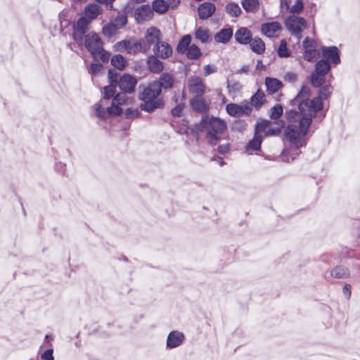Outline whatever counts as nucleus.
I'll return each instance as SVG.
<instances>
[{"mask_svg": "<svg viewBox=\"0 0 360 360\" xmlns=\"http://www.w3.org/2000/svg\"><path fill=\"white\" fill-rule=\"evenodd\" d=\"M309 96L310 89L302 86L295 99L299 103L298 110H291L285 113L288 125L285 129V139L296 149V153L289 158L290 151L284 150L283 155L285 161L290 162L298 155L297 150L305 145V136L311 124L312 118L316 116L317 112L323 107L319 98L310 99Z\"/></svg>", "mask_w": 360, "mask_h": 360, "instance_id": "1", "label": "nucleus"}, {"mask_svg": "<svg viewBox=\"0 0 360 360\" xmlns=\"http://www.w3.org/2000/svg\"><path fill=\"white\" fill-rule=\"evenodd\" d=\"M139 98L143 101L140 105L141 110L146 112H151L155 109L162 108L164 102L162 98H158L161 94V89L156 82H151L147 86H139Z\"/></svg>", "mask_w": 360, "mask_h": 360, "instance_id": "2", "label": "nucleus"}, {"mask_svg": "<svg viewBox=\"0 0 360 360\" xmlns=\"http://www.w3.org/2000/svg\"><path fill=\"white\" fill-rule=\"evenodd\" d=\"M202 131L205 132L208 142L215 145L226 129L225 122L218 117H203L200 122Z\"/></svg>", "mask_w": 360, "mask_h": 360, "instance_id": "3", "label": "nucleus"}, {"mask_svg": "<svg viewBox=\"0 0 360 360\" xmlns=\"http://www.w3.org/2000/svg\"><path fill=\"white\" fill-rule=\"evenodd\" d=\"M85 46L96 60L105 62L108 60L109 54L103 49V42L95 32H90L85 37Z\"/></svg>", "mask_w": 360, "mask_h": 360, "instance_id": "4", "label": "nucleus"}, {"mask_svg": "<svg viewBox=\"0 0 360 360\" xmlns=\"http://www.w3.org/2000/svg\"><path fill=\"white\" fill-rule=\"evenodd\" d=\"M161 32L155 27H150L146 31L143 38L136 44V49L139 48L141 52H146L152 44H156L160 41Z\"/></svg>", "mask_w": 360, "mask_h": 360, "instance_id": "5", "label": "nucleus"}, {"mask_svg": "<svg viewBox=\"0 0 360 360\" xmlns=\"http://www.w3.org/2000/svg\"><path fill=\"white\" fill-rule=\"evenodd\" d=\"M284 127V122L279 120L275 122L266 120L258 122L255 127L257 134L263 136H275L280 134Z\"/></svg>", "mask_w": 360, "mask_h": 360, "instance_id": "6", "label": "nucleus"}, {"mask_svg": "<svg viewBox=\"0 0 360 360\" xmlns=\"http://www.w3.org/2000/svg\"><path fill=\"white\" fill-rule=\"evenodd\" d=\"M134 103V99L133 96H129L125 92L117 94L112 101V105H115L120 110V115L124 111V110L122 108V106L127 107V108L124 110V113L127 117L131 115L134 112V109L130 107L131 105H133Z\"/></svg>", "mask_w": 360, "mask_h": 360, "instance_id": "7", "label": "nucleus"}, {"mask_svg": "<svg viewBox=\"0 0 360 360\" xmlns=\"http://www.w3.org/2000/svg\"><path fill=\"white\" fill-rule=\"evenodd\" d=\"M306 21L303 18L292 15L288 18L285 20V26L287 29L296 36L297 38L301 37V33L306 27Z\"/></svg>", "mask_w": 360, "mask_h": 360, "instance_id": "8", "label": "nucleus"}, {"mask_svg": "<svg viewBox=\"0 0 360 360\" xmlns=\"http://www.w3.org/2000/svg\"><path fill=\"white\" fill-rule=\"evenodd\" d=\"M186 89L193 96H202L205 93L206 86L202 78L192 76L188 79Z\"/></svg>", "mask_w": 360, "mask_h": 360, "instance_id": "9", "label": "nucleus"}, {"mask_svg": "<svg viewBox=\"0 0 360 360\" xmlns=\"http://www.w3.org/2000/svg\"><path fill=\"white\" fill-rule=\"evenodd\" d=\"M93 109L95 115L98 117L103 120L120 115V110L115 105H112V104L106 108H104L103 101H101L100 102L94 104Z\"/></svg>", "mask_w": 360, "mask_h": 360, "instance_id": "10", "label": "nucleus"}, {"mask_svg": "<svg viewBox=\"0 0 360 360\" xmlns=\"http://www.w3.org/2000/svg\"><path fill=\"white\" fill-rule=\"evenodd\" d=\"M303 57L306 60L313 62L319 58L320 52L314 40L306 38L303 41Z\"/></svg>", "mask_w": 360, "mask_h": 360, "instance_id": "11", "label": "nucleus"}, {"mask_svg": "<svg viewBox=\"0 0 360 360\" xmlns=\"http://www.w3.org/2000/svg\"><path fill=\"white\" fill-rule=\"evenodd\" d=\"M91 22L89 19L82 16L78 19L74 25L73 37L78 44L82 42L83 34L89 30Z\"/></svg>", "mask_w": 360, "mask_h": 360, "instance_id": "12", "label": "nucleus"}, {"mask_svg": "<svg viewBox=\"0 0 360 360\" xmlns=\"http://www.w3.org/2000/svg\"><path fill=\"white\" fill-rule=\"evenodd\" d=\"M226 110L229 115L238 117L244 115H249L251 108L248 103L242 105L229 103L226 105Z\"/></svg>", "mask_w": 360, "mask_h": 360, "instance_id": "13", "label": "nucleus"}, {"mask_svg": "<svg viewBox=\"0 0 360 360\" xmlns=\"http://www.w3.org/2000/svg\"><path fill=\"white\" fill-rule=\"evenodd\" d=\"M185 336L184 333L179 330L170 332L167 338L166 347L173 349L180 346L184 341Z\"/></svg>", "mask_w": 360, "mask_h": 360, "instance_id": "14", "label": "nucleus"}, {"mask_svg": "<svg viewBox=\"0 0 360 360\" xmlns=\"http://www.w3.org/2000/svg\"><path fill=\"white\" fill-rule=\"evenodd\" d=\"M153 53L157 57L167 59L172 56V49L167 43L160 41L154 46Z\"/></svg>", "mask_w": 360, "mask_h": 360, "instance_id": "15", "label": "nucleus"}, {"mask_svg": "<svg viewBox=\"0 0 360 360\" xmlns=\"http://www.w3.org/2000/svg\"><path fill=\"white\" fill-rule=\"evenodd\" d=\"M179 3L180 0H169L168 3L163 0H155L153 3V9L157 13H165L169 7L174 8Z\"/></svg>", "mask_w": 360, "mask_h": 360, "instance_id": "16", "label": "nucleus"}, {"mask_svg": "<svg viewBox=\"0 0 360 360\" xmlns=\"http://www.w3.org/2000/svg\"><path fill=\"white\" fill-rule=\"evenodd\" d=\"M262 33L268 37H278L281 31V26L278 22H266L262 25Z\"/></svg>", "mask_w": 360, "mask_h": 360, "instance_id": "17", "label": "nucleus"}, {"mask_svg": "<svg viewBox=\"0 0 360 360\" xmlns=\"http://www.w3.org/2000/svg\"><path fill=\"white\" fill-rule=\"evenodd\" d=\"M135 86V79L128 74H124L119 81V87L122 92L131 93Z\"/></svg>", "mask_w": 360, "mask_h": 360, "instance_id": "18", "label": "nucleus"}, {"mask_svg": "<svg viewBox=\"0 0 360 360\" xmlns=\"http://www.w3.org/2000/svg\"><path fill=\"white\" fill-rule=\"evenodd\" d=\"M153 16V11L149 5H143L136 8V22H141L150 20Z\"/></svg>", "mask_w": 360, "mask_h": 360, "instance_id": "19", "label": "nucleus"}, {"mask_svg": "<svg viewBox=\"0 0 360 360\" xmlns=\"http://www.w3.org/2000/svg\"><path fill=\"white\" fill-rule=\"evenodd\" d=\"M322 54L325 59L335 64H338L340 60L339 50L335 46L323 48Z\"/></svg>", "mask_w": 360, "mask_h": 360, "instance_id": "20", "label": "nucleus"}, {"mask_svg": "<svg viewBox=\"0 0 360 360\" xmlns=\"http://www.w3.org/2000/svg\"><path fill=\"white\" fill-rule=\"evenodd\" d=\"M156 56H150L147 58V66L148 70L155 74L160 73L164 69L163 63Z\"/></svg>", "mask_w": 360, "mask_h": 360, "instance_id": "21", "label": "nucleus"}, {"mask_svg": "<svg viewBox=\"0 0 360 360\" xmlns=\"http://www.w3.org/2000/svg\"><path fill=\"white\" fill-rule=\"evenodd\" d=\"M84 12L85 15L84 17H86L87 19H89L91 22L101 14L102 8L96 4H89L85 6Z\"/></svg>", "mask_w": 360, "mask_h": 360, "instance_id": "22", "label": "nucleus"}, {"mask_svg": "<svg viewBox=\"0 0 360 360\" xmlns=\"http://www.w3.org/2000/svg\"><path fill=\"white\" fill-rule=\"evenodd\" d=\"M153 82H156L161 90L162 89H169L172 87L174 78L172 74L164 72L160 75L159 80L154 81Z\"/></svg>", "mask_w": 360, "mask_h": 360, "instance_id": "23", "label": "nucleus"}, {"mask_svg": "<svg viewBox=\"0 0 360 360\" xmlns=\"http://www.w3.org/2000/svg\"><path fill=\"white\" fill-rule=\"evenodd\" d=\"M193 109L198 112H205L209 108V103L202 96H195L190 101Z\"/></svg>", "mask_w": 360, "mask_h": 360, "instance_id": "24", "label": "nucleus"}, {"mask_svg": "<svg viewBox=\"0 0 360 360\" xmlns=\"http://www.w3.org/2000/svg\"><path fill=\"white\" fill-rule=\"evenodd\" d=\"M215 6L212 3H203L198 7V16L200 19H207L215 11Z\"/></svg>", "mask_w": 360, "mask_h": 360, "instance_id": "25", "label": "nucleus"}, {"mask_svg": "<svg viewBox=\"0 0 360 360\" xmlns=\"http://www.w3.org/2000/svg\"><path fill=\"white\" fill-rule=\"evenodd\" d=\"M262 141V136L259 134H257V131L255 130L254 138L247 145L246 151L249 154H252L254 151L259 150L261 147Z\"/></svg>", "mask_w": 360, "mask_h": 360, "instance_id": "26", "label": "nucleus"}, {"mask_svg": "<svg viewBox=\"0 0 360 360\" xmlns=\"http://www.w3.org/2000/svg\"><path fill=\"white\" fill-rule=\"evenodd\" d=\"M266 90L269 94H274L280 90L282 86V82L276 78L266 77L265 79Z\"/></svg>", "mask_w": 360, "mask_h": 360, "instance_id": "27", "label": "nucleus"}, {"mask_svg": "<svg viewBox=\"0 0 360 360\" xmlns=\"http://www.w3.org/2000/svg\"><path fill=\"white\" fill-rule=\"evenodd\" d=\"M251 38L250 32L245 27H240L235 33V39L237 42L243 44H248Z\"/></svg>", "mask_w": 360, "mask_h": 360, "instance_id": "28", "label": "nucleus"}, {"mask_svg": "<svg viewBox=\"0 0 360 360\" xmlns=\"http://www.w3.org/2000/svg\"><path fill=\"white\" fill-rule=\"evenodd\" d=\"M232 36L233 30L229 27L222 29L215 35L214 39L217 42L225 44L230 40Z\"/></svg>", "mask_w": 360, "mask_h": 360, "instance_id": "29", "label": "nucleus"}, {"mask_svg": "<svg viewBox=\"0 0 360 360\" xmlns=\"http://www.w3.org/2000/svg\"><path fill=\"white\" fill-rule=\"evenodd\" d=\"M248 43H250L252 51L255 53L260 54L264 51L265 45L260 38L250 39Z\"/></svg>", "mask_w": 360, "mask_h": 360, "instance_id": "30", "label": "nucleus"}, {"mask_svg": "<svg viewBox=\"0 0 360 360\" xmlns=\"http://www.w3.org/2000/svg\"><path fill=\"white\" fill-rule=\"evenodd\" d=\"M281 6L282 8L285 7L286 9L293 13H298L301 12L303 8V4L300 0H297L295 4L291 7H290L288 2L286 0H281Z\"/></svg>", "mask_w": 360, "mask_h": 360, "instance_id": "31", "label": "nucleus"}, {"mask_svg": "<svg viewBox=\"0 0 360 360\" xmlns=\"http://www.w3.org/2000/svg\"><path fill=\"white\" fill-rule=\"evenodd\" d=\"M330 275L336 278H345L349 276V272L344 266H338L331 270Z\"/></svg>", "mask_w": 360, "mask_h": 360, "instance_id": "32", "label": "nucleus"}, {"mask_svg": "<svg viewBox=\"0 0 360 360\" xmlns=\"http://www.w3.org/2000/svg\"><path fill=\"white\" fill-rule=\"evenodd\" d=\"M242 6L247 12L255 13L259 9V4L258 0H243Z\"/></svg>", "mask_w": 360, "mask_h": 360, "instance_id": "33", "label": "nucleus"}, {"mask_svg": "<svg viewBox=\"0 0 360 360\" xmlns=\"http://www.w3.org/2000/svg\"><path fill=\"white\" fill-rule=\"evenodd\" d=\"M264 93L258 90L251 98L252 105L259 108L264 102Z\"/></svg>", "mask_w": 360, "mask_h": 360, "instance_id": "34", "label": "nucleus"}, {"mask_svg": "<svg viewBox=\"0 0 360 360\" xmlns=\"http://www.w3.org/2000/svg\"><path fill=\"white\" fill-rule=\"evenodd\" d=\"M195 37L197 39L200 40L202 43H205L210 38L209 30L206 28L198 27L195 30Z\"/></svg>", "mask_w": 360, "mask_h": 360, "instance_id": "35", "label": "nucleus"}, {"mask_svg": "<svg viewBox=\"0 0 360 360\" xmlns=\"http://www.w3.org/2000/svg\"><path fill=\"white\" fill-rule=\"evenodd\" d=\"M191 41V37L189 34L184 35L179 41L177 46V51L180 53L185 52L186 50L189 47V44Z\"/></svg>", "mask_w": 360, "mask_h": 360, "instance_id": "36", "label": "nucleus"}, {"mask_svg": "<svg viewBox=\"0 0 360 360\" xmlns=\"http://www.w3.org/2000/svg\"><path fill=\"white\" fill-rule=\"evenodd\" d=\"M330 69V66L328 62L324 60H321L316 65L315 72L322 75H326Z\"/></svg>", "mask_w": 360, "mask_h": 360, "instance_id": "37", "label": "nucleus"}, {"mask_svg": "<svg viewBox=\"0 0 360 360\" xmlns=\"http://www.w3.org/2000/svg\"><path fill=\"white\" fill-rule=\"evenodd\" d=\"M186 56L190 59H197L201 56V51L196 45L190 46L186 50Z\"/></svg>", "mask_w": 360, "mask_h": 360, "instance_id": "38", "label": "nucleus"}, {"mask_svg": "<svg viewBox=\"0 0 360 360\" xmlns=\"http://www.w3.org/2000/svg\"><path fill=\"white\" fill-rule=\"evenodd\" d=\"M226 13L231 16L237 17L241 13L240 6L235 3H230L226 6Z\"/></svg>", "mask_w": 360, "mask_h": 360, "instance_id": "39", "label": "nucleus"}, {"mask_svg": "<svg viewBox=\"0 0 360 360\" xmlns=\"http://www.w3.org/2000/svg\"><path fill=\"white\" fill-rule=\"evenodd\" d=\"M126 61L121 55H115L111 58V64L119 70H122L125 67Z\"/></svg>", "mask_w": 360, "mask_h": 360, "instance_id": "40", "label": "nucleus"}, {"mask_svg": "<svg viewBox=\"0 0 360 360\" xmlns=\"http://www.w3.org/2000/svg\"><path fill=\"white\" fill-rule=\"evenodd\" d=\"M311 82L314 86L319 87L325 82V75L314 72L311 75Z\"/></svg>", "mask_w": 360, "mask_h": 360, "instance_id": "41", "label": "nucleus"}, {"mask_svg": "<svg viewBox=\"0 0 360 360\" xmlns=\"http://www.w3.org/2000/svg\"><path fill=\"white\" fill-rule=\"evenodd\" d=\"M283 112L281 105L276 104L269 110V117L271 120L278 119Z\"/></svg>", "mask_w": 360, "mask_h": 360, "instance_id": "42", "label": "nucleus"}, {"mask_svg": "<svg viewBox=\"0 0 360 360\" xmlns=\"http://www.w3.org/2000/svg\"><path fill=\"white\" fill-rule=\"evenodd\" d=\"M117 30L118 28L117 26L110 22L109 24L103 27V34L108 37H110L116 33Z\"/></svg>", "mask_w": 360, "mask_h": 360, "instance_id": "43", "label": "nucleus"}, {"mask_svg": "<svg viewBox=\"0 0 360 360\" xmlns=\"http://www.w3.org/2000/svg\"><path fill=\"white\" fill-rule=\"evenodd\" d=\"M116 92V88L115 84H110L104 87L103 96L104 100H108L112 98Z\"/></svg>", "mask_w": 360, "mask_h": 360, "instance_id": "44", "label": "nucleus"}, {"mask_svg": "<svg viewBox=\"0 0 360 360\" xmlns=\"http://www.w3.org/2000/svg\"><path fill=\"white\" fill-rule=\"evenodd\" d=\"M290 52L287 48V43L285 40H282L278 49V55L281 58L290 56Z\"/></svg>", "mask_w": 360, "mask_h": 360, "instance_id": "45", "label": "nucleus"}, {"mask_svg": "<svg viewBox=\"0 0 360 360\" xmlns=\"http://www.w3.org/2000/svg\"><path fill=\"white\" fill-rule=\"evenodd\" d=\"M111 22L114 23L118 29L122 27L127 23V18L123 15H117Z\"/></svg>", "mask_w": 360, "mask_h": 360, "instance_id": "46", "label": "nucleus"}, {"mask_svg": "<svg viewBox=\"0 0 360 360\" xmlns=\"http://www.w3.org/2000/svg\"><path fill=\"white\" fill-rule=\"evenodd\" d=\"M332 92V88L330 86H326L319 91V96L315 98H319L321 102V98H328Z\"/></svg>", "mask_w": 360, "mask_h": 360, "instance_id": "47", "label": "nucleus"}, {"mask_svg": "<svg viewBox=\"0 0 360 360\" xmlns=\"http://www.w3.org/2000/svg\"><path fill=\"white\" fill-rule=\"evenodd\" d=\"M101 69H102V66L101 65L97 64V63H92L90 65L88 71H89V73L91 74V75L96 76V75H99V73L101 71Z\"/></svg>", "mask_w": 360, "mask_h": 360, "instance_id": "48", "label": "nucleus"}, {"mask_svg": "<svg viewBox=\"0 0 360 360\" xmlns=\"http://www.w3.org/2000/svg\"><path fill=\"white\" fill-rule=\"evenodd\" d=\"M117 49L120 51L125 50L130 53L132 48L130 46V43L128 41H122L116 44Z\"/></svg>", "mask_w": 360, "mask_h": 360, "instance_id": "49", "label": "nucleus"}, {"mask_svg": "<svg viewBox=\"0 0 360 360\" xmlns=\"http://www.w3.org/2000/svg\"><path fill=\"white\" fill-rule=\"evenodd\" d=\"M217 72V67L213 65H206L204 66V75L205 77L210 75V74L214 73Z\"/></svg>", "mask_w": 360, "mask_h": 360, "instance_id": "50", "label": "nucleus"}, {"mask_svg": "<svg viewBox=\"0 0 360 360\" xmlns=\"http://www.w3.org/2000/svg\"><path fill=\"white\" fill-rule=\"evenodd\" d=\"M297 78V74L292 72H287L284 76V79L288 82H294Z\"/></svg>", "mask_w": 360, "mask_h": 360, "instance_id": "51", "label": "nucleus"}, {"mask_svg": "<svg viewBox=\"0 0 360 360\" xmlns=\"http://www.w3.org/2000/svg\"><path fill=\"white\" fill-rule=\"evenodd\" d=\"M53 349H47L41 355V359L44 360H54V357L53 356Z\"/></svg>", "mask_w": 360, "mask_h": 360, "instance_id": "52", "label": "nucleus"}, {"mask_svg": "<svg viewBox=\"0 0 360 360\" xmlns=\"http://www.w3.org/2000/svg\"><path fill=\"white\" fill-rule=\"evenodd\" d=\"M344 295L347 299H349L351 296V285L349 284L345 285L342 289Z\"/></svg>", "mask_w": 360, "mask_h": 360, "instance_id": "53", "label": "nucleus"}, {"mask_svg": "<svg viewBox=\"0 0 360 360\" xmlns=\"http://www.w3.org/2000/svg\"><path fill=\"white\" fill-rule=\"evenodd\" d=\"M229 148H230L229 144H228V143L223 144V145H221L219 146L218 151H219V153H220L221 154H224L229 150Z\"/></svg>", "mask_w": 360, "mask_h": 360, "instance_id": "54", "label": "nucleus"}, {"mask_svg": "<svg viewBox=\"0 0 360 360\" xmlns=\"http://www.w3.org/2000/svg\"><path fill=\"white\" fill-rule=\"evenodd\" d=\"M230 91H238L241 89L242 86L239 82H235L231 86H229Z\"/></svg>", "mask_w": 360, "mask_h": 360, "instance_id": "55", "label": "nucleus"}, {"mask_svg": "<svg viewBox=\"0 0 360 360\" xmlns=\"http://www.w3.org/2000/svg\"><path fill=\"white\" fill-rule=\"evenodd\" d=\"M182 108L179 105L172 110V114L175 116H180L181 113Z\"/></svg>", "mask_w": 360, "mask_h": 360, "instance_id": "56", "label": "nucleus"}, {"mask_svg": "<svg viewBox=\"0 0 360 360\" xmlns=\"http://www.w3.org/2000/svg\"><path fill=\"white\" fill-rule=\"evenodd\" d=\"M248 67H243L241 68V70H240V72H247L248 71Z\"/></svg>", "mask_w": 360, "mask_h": 360, "instance_id": "57", "label": "nucleus"}, {"mask_svg": "<svg viewBox=\"0 0 360 360\" xmlns=\"http://www.w3.org/2000/svg\"><path fill=\"white\" fill-rule=\"evenodd\" d=\"M220 165L222 166L223 165V162H220Z\"/></svg>", "mask_w": 360, "mask_h": 360, "instance_id": "58", "label": "nucleus"}]
</instances>
